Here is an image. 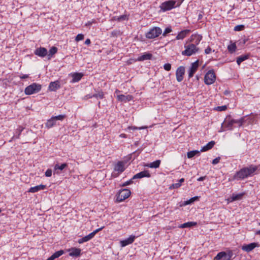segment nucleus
I'll return each mask as SVG.
<instances>
[{
	"label": "nucleus",
	"mask_w": 260,
	"mask_h": 260,
	"mask_svg": "<svg viewBox=\"0 0 260 260\" xmlns=\"http://www.w3.org/2000/svg\"><path fill=\"white\" fill-rule=\"evenodd\" d=\"M260 173V164L258 165H250L241 169L233 176V179L237 180H242L251 177Z\"/></svg>",
	"instance_id": "nucleus-1"
},
{
	"label": "nucleus",
	"mask_w": 260,
	"mask_h": 260,
	"mask_svg": "<svg viewBox=\"0 0 260 260\" xmlns=\"http://www.w3.org/2000/svg\"><path fill=\"white\" fill-rule=\"evenodd\" d=\"M183 1V0H168L162 3L159 8L161 11L165 12L180 7Z\"/></svg>",
	"instance_id": "nucleus-2"
},
{
	"label": "nucleus",
	"mask_w": 260,
	"mask_h": 260,
	"mask_svg": "<svg viewBox=\"0 0 260 260\" xmlns=\"http://www.w3.org/2000/svg\"><path fill=\"white\" fill-rule=\"evenodd\" d=\"M66 117L65 114L59 115L58 116H53L50 119H48L45 123V126L48 128H50L54 126L59 125L58 121H63Z\"/></svg>",
	"instance_id": "nucleus-3"
},
{
	"label": "nucleus",
	"mask_w": 260,
	"mask_h": 260,
	"mask_svg": "<svg viewBox=\"0 0 260 260\" xmlns=\"http://www.w3.org/2000/svg\"><path fill=\"white\" fill-rule=\"evenodd\" d=\"M41 88V85L34 83L27 86L24 90V92L26 95H31L39 92Z\"/></svg>",
	"instance_id": "nucleus-4"
},
{
	"label": "nucleus",
	"mask_w": 260,
	"mask_h": 260,
	"mask_svg": "<svg viewBox=\"0 0 260 260\" xmlns=\"http://www.w3.org/2000/svg\"><path fill=\"white\" fill-rule=\"evenodd\" d=\"M184 47L185 49L182 52V54L187 56H190L195 54L198 52L199 49L194 44H189L187 45H185Z\"/></svg>",
	"instance_id": "nucleus-5"
},
{
	"label": "nucleus",
	"mask_w": 260,
	"mask_h": 260,
	"mask_svg": "<svg viewBox=\"0 0 260 260\" xmlns=\"http://www.w3.org/2000/svg\"><path fill=\"white\" fill-rule=\"evenodd\" d=\"M233 252L231 250H229L227 251H221L214 257V260H232V257L233 256Z\"/></svg>",
	"instance_id": "nucleus-6"
},
{
	"label": "nucleus",
	"mask_w": 260,
	"mask_h": 260,
	"mask_svg": "<svg viewBox=\"0 0 260 260\" xmlns=\"http://www.w3.org/2000/svg\"><path fill=\"white\" fill-rule=\"evenodd\" d=\"M125 169L124 162L121 161H119L114 166V172L112 173V176L114 178H116L122 173Z\"/></svg>",
	"instance_id": "nucleus-7"
},
{
	"label": "nucleus",
	"mask_w": 260,
	"mask_h": 260,
	"mask_svg": "<svg viewBox=\"0 0 260 260\" xmlns=\"http://www.w3.org/2000/svg\"><path fill=\"white\" fill-rule=\"evenodd\" d=\"M162 33L161 29L159 27H153L146 33L145 36L148 39H154Z\"/></svg>",
	"instance_id": "nucleus-8"
},
{
	"label": "nucleus",
	"mask_w": 260,
	"mask_h": 260,
	"mask_svg": "<svg viewBox=\"0 0 260 260\" xmlns=\"http://www.w3.org/2000/svg\"><path fill=\"white\" fill-rule=\"evenodd\" d=\"M131 194V191L128 189H122L119 191L117 194L116 201L121 202L127 199Z\"/></svg>",
	"instance_id": "nucleus-9"
},
{
	"label": "nucleus",
	"mask_w": 260,
	"mask_h": 260,
	"mask_svg": "<svg viewBox=\"0 0 260 260\" xmlns=\"http://www.w3.org/2000/svg\"><path fill=\"white\" fill-rule=\"evenodd\" d=\"M216 80V76L213 70H209L205 75L204 82L207 85L213 84Z\"/></svg>",
	"instance_id": "nucleus-10"
},
{
	"label": "nucleus",
	"mask_w": 260,
	"mask_h": 260,
	"mask_svg": "<svg viewBox=\"0 0 260 260\" xmlns=\"http://www.w3.org/2000/svg\"><path fill=\"white\" fill-rule=\"evenodd\" d=\"M68 167V165L67 163L59 164L57 162L54 166L53 174L59 175L63 172L64 169H67Z\"/></svg>",
	"instance_id": "nucleus-11"
},
{
	"label": "nucleus",
	"mask_w": 260,
	"mask_h": 260,
	"mask_svg": "<svg viewBox=\"0 0 260 260\" xmlns=\"http://www.w3.org/2000/svg\"><path fill=\"white\" fill-rule=\"evenodd\" d=\"M103 228H104V226L99 228V229L94 230V231H93L92 233H90L88 235H87L81 239H79L78 241V243L82 244L84 242L89 241L90 240H91L94 237V236L95 235V234L96 233H98L99 232L101 231Z\"/></svg>",
	"instance_id": "nucleus-12"
},
{
	"label": "nucleus",
	"mask_w": 260,
	"mask_h": 260,
	"mask_svg": "<svg viewBox=\"0 0 260 260\" xmlns=\"http://www.w3.org/2000/svg\"><path fill=\"white\" fill-rule=\"evenodd\" d=\"M234 123H233V120L230 116L227 117L224 121L222 123L221 130L222 131H225L227 130H232L233 129V126Z\"/></svg>",
	"instance_id": "nucleus-13"
},
{
	"label": "nucleus",
	"mask_w": 260,
	"mask_h": 260,
	"mask_svg": "<svg viewBox=\"0 0 260 260\" xmlns=\"http://www.w3.org/2000/svg\"><path fill=\"white\" fill-rule=\"evenodd\" d=\"M185 74V68L183 66L179 67L176 71V80L180 82L183 79V75Z\"/></svg>",
	"instance_id": "nucleus-14"
},
{
	"label": "nucleus",
	"mask_w": 260,
	"mask_h": 260,
	"mask_svg": "<svg viewBox=\"0 0 260 260\" xmlns=\"http://www.w3.org/2000/svg\"><path fill=\"white\" fill-rule=\"evenodd\" d=\"M199 60H197L196 61L191 63V66L188 71L189 78L192 77L196 72L197 71L199 66Z\"/></svg>",
	"instance_id": "nucleus-15"
},
{
	"label": "nucleus",
	"mask_w": 260,
	"mask_h": 260,
	"mask_svg": "<svg viewBox=\"0 0 260 260\" xmlns=\"http://www.w3.org/2000/svg\"><path fill=\"white\" fill-rule=\"evenodd\" d=\"M258 246V244L257 243L253 242L248 244H244L243 246H242L241 249L244 251L249 252L254 249L255 247Z\"/></svg>",
	"instance_id": "nucleus-16"
},
{
	"label": "nucleus",
	"mask_w": 260,
	"mask_h": 260,
	"mask_svg": "<svg viewBox=\"0 0 260 260\" xmlns=\"http://www.w3.org/2000/svg\"><path fill=\"white\" fill-rule=\"evenodd\" d=\"M34 53L35 55L40 57L43 58L47 56V50L44 47H40L36 48L34 51Z\"/></svg>",
	"instance_id": "nucleus-17"
},
{
	"label": "nucleus",
	"mask_w": 260,
	"mask_h": 260,
	"mask_svg": "<svg viewBox=\"0 0 260 260\" xmlns=\"http://www.w3.org/2000/svg\"><path fill=\"white\" fill-rule=\"evenodd\" d=\"M136 236L134 235L130 236L128 238L120 241V246L122 247H125L128 245H129L134 242Z\"/></svg>",
	"instance_id": "nucleus-18"
},
{
	"label": "nucleus",
	"mask_w": 260,
	"mask_h": 260,
	"mask_svg": "<svg viewBox=\"0 0 260 260\" xmlns=\"http://www.w3.org/2000/svg\"><path fill=\"white\" fill-rule=\"evenodd\" d=\"M151 177V175L149 172L147 170H144L143 171H141L136 175H135L133 177V179L135 180L136 179H140L143 177H148L149 178Z\"/></svg>",
	"instance_id": "nucleus-19"
},
{
	"label": "nucleus",
	"mask_w": 260,
	"mask_h": 260,
	"mask_svg": "<svg viewBox=\"0 0 260 260\" xmlns=\"http://www.w3.org/2000/svg\"><path fill=\"white\" fill-rule=\"evenodd\" d=\"M60 88V82L56 80L54 82H51L48 86V90L51 91H55Z\"/></svg>",
	"instance_id": "nucleus-20"
},
{
	"label": "nucleus",
	"mask_w": 260,
	"mask_h": 260,
	"mask_svg": "<svg viewBox=\"0 0 260 260\" xmlns=\"http://www.w3.org/2000/svg\"><path fill=\"white\" fill-rule=\"evenodd\" d=\"M67 251H70L69 255L71 256L78 257L81 255V250L80 248L72 247L68 249Z\"/></svg>",
	"instance_id": "nucleus-21"
},
{
	"label": "nucleus",
	"mask_w": 260,
	"mask_h": 260,
	"mask_svg": "<svg viewBox=\"0 0 260 260\" xmlns=\"http://www.w3.org/2000/svg\"><path fill=\"white\" fill-rule=\"evenodd\" d=\"M117 99L119 101L126 103L132 100L133 97L132 95L129 94L126 95L124 94H119L117 95Z\"/></svg>",
	"instance_id": "nucleus-22"
},
{
	"label": "nucleus",
	"mask_w": 260,
	"mask_h": 260,
	"mask_svg": "<svg viewBox=\"0 0 260 260\" xmlns=\"http://www.w3.org/2000/svg\"><path fill=\"white\" fill-rule=\"evenodd\" d=\"M83 76V74L82 73H74L72 74V77L73 78L71 82L75 83L79 82L82 77Z\"/></svg>",
	"instance_id": "nucleus-23"
},
{
	"label": "nucleus",
	"mask_w": 260,
	"mask_h": 260,
	"mask_svg": "<svg viewBox=\"0 0 260 260\" xmlns=\"http://www.w3.org/2000/svg\"><path fill=\"white\" fill-rule=\"evenodd\" d=\"M46 186L45 185L41 184L37 185L34 187H31L29 189L28 192L35 193L41 190H44L46 188Z\"/></svg>",
	"instance_id": "nucleus-24"
},
{
	"label": "nucleus",
	"mask_w": 260,
	"mask_h": 260,
	"mask_svg": "<svg viewBox=\"0 0 260 260\" xmlns=\"http://www.w3.org/2000/svg\"><path fill=\"white\" fill-rule=\"evenodd\" d=\"M24 129V127H23V126L20 125L16 129L15 135L11 138V140H10V142H12L13 140L15 138L19 139L20 136Z\"/></svg>",
	"instance_id": "nucleus-25"
},
{
	"label": "nucleus",
	"mask_w": 260,
	"mask_h": 260,
	"mask_svg": "<svg viewBox=\"0 0 260 260\" xmlns=\"http://www.w3.org/2000/svg\"><path fill=\"white\" fill-rule=\"evenodd\" d=\"M152 57V54L150 53H145L142 55L139 56L137 60L139 61H144L145 60H150L151 59Z\"/></svg>",
	"instance_id": "nucleus-26"
},
{
	"label": "nucleus",
	"mask_w": 260,
	"mask_h": 260,
	"mask_svg": "<svg viewBox=\"0 0 260 260\" xmlns=\"http://www.w3.org/2000/svg\"><path fill=\"white\" fill-rule=\"evenodd\" d=\"M202 39V36L200 35H192L191 37V41L193 42L196 45L199 44Z\"/></svg>",
	"instance_id": "nucleus-27"
},
{
	"label": "nucleus",
	"mask_w": 260,
	"mask_h": 260,
	"mask_svg": "<svg viewBox=\"0 0 260 260\" xmlns=\"http://www.w3.org/2000/svg\"><path fill=\"white\" fill-rule=\"evenodd\" d=\"M215 145V142L213 141H211L208 143H207L205 146L202 147L200 151L201 152H205L207 151L211 148H212Z\"/></svg>",
	"instance_id": "nucleus-28"
},
{
	"label": "nucleus",
	"mask_w": 260,
	"mask_h": 260,
	"mask_svg": "<svg viewBox=\"0 0 260 260\" xmlns=\"http://www.w3.org/2000/svg\"><path fill=\"white\" fill-rule=\"evenodd\" d=\"M190 30L188 29H185L181 31L178 33L177 35L176 39V40H182L183 39L186 35L189 32Z\"/></svg>",
	"instance_id": "nucleus-29"
},
{
	"label": "nucleus",
	"mask_w": 260,
	"mask_h": 260,
	"mask_svg": "<svg viewBox=\"0 0 260 260\" xmlns=\"http://www.w3.org/2000/svg\"><path fill=\"white\" fill-rule=\"evenodd\" d=\"M161 161L159 159L156 160L154 161H153L151 163L147 164L145 165L146 167H147L148 168H158L159 167V166L160 165Z\"/></svg>",
	"instance_id": "nucleus-30"
},
{
	"label": "nucleus",
	"mask_w": 260,
	"mask_h": 260,
	"mask_svg": "<svg viewBox=\"0 0 260 260\" xmlns=\"http://www.w3.org/2000/svg\"><path fill=\"white\" fill-rule=\"evenodd\" d=\"M57 52V47L55 46L52 47L49 50V51H47V57L48 59H50L53 55H54L55 53H56Z\"/></svg>",
	"instance_id": "nucleus-31"
},
{
	"label": "nucleus",
	"mask_w": 260,
	"mask_h": 260,
	"mask_svg": "<svg viewBox=\"0 0 260 260\" xmlns=\"http://www.w3.org/2000/svg\"><path fill=\"white\" fill-rule=\"evenodd\" d=\"M197 223L194 221H189L181 224L179 227L181 229L191 228L196 226Z\"/></svg>",
	"instance_id": "nucleus-32"
},
{
	"label": "nucleus",
	"mask_w": 260,
	"mask_h": 260,
	"mask_svg": "<svg viewBox=\"0 0 260 260\" xmlns=\"http://www.w3.org/2000/svg\"><path fill=\"white\" fill-rule=\"evenodd\" d=\"M244 193H240L239 194H232L231 197V201L233 202L235 201L240 200L242 199L243 196H244Z\"/></svg>",
	"instance_id": "nucleus-33"
},
{
	"label": "nucleus",
	"mask_w": 260,
	"mask_h": 260,
	"mask_svg": "<svg viewBox=\"0 0 260 260\" xmlns=\"http://www.w3.org/2000/svg\"><path fill=\"white\" fill-rule=\"evenodd\" d=\"M249 54H243L242 55L238 56L237 58V60H236L237 64L238 65H240L242 62L247 59L249 58Z\"/></svg>",
	"instance_id": "nucleus-34"
},
{
	"label": "nucleus",
	"mask_w": 260,
	"mask_h": 260,
	"mask_svg": "<svg viewBox=\"0 0 260 260\" xmlns=\"http://www.w3.org/2000/svg\"><path fill=\"white\" fill-rule=\"evenodd\" d=\"M113 19L114 20L120 22L124 20H127L128 19V17L127 15H122L118 17L115 16L113 17Z\"/></svg>",
	"instance_id": "nucleus-35"
},
{
	"label": "nucleus",
	"mask_w": 260,
	"mask_h": 260,
	"mask_svg": "<svg viewBox=\"0 0 260 260\" xmlns=\"http://www.w3.org/2000/svg\"><path fill=\"white\" fill-rule=\"evenodd\" d=\"M199 197H198V196H196V197H192V198H190L189 200L184 201L183 205L185 206L187 205L191 204L193 203L194 202L199 200Z\"/></svg>",
	"instance_id": "nucleus-36"
},
{
	"label": "nucleus",
	"mask_w": 260,
	"mask_h": 260,
	"mask_svg": "<svg viewBox=\"0 0 260 260\" xmlns=\"http://www.w3.org/2000/svg\"><path fill=\"white\" fill-rule=\"evenodd\" d=\"M200 151L198 150H192L187 152V156L188 158H191L197 154H199Z\"/></svg>",
	"instance_id": "nucleus-37"
},
{
	"label": "nucleus",
	"mask_w": 260,
	"mask_h": 260,
	"mask_svg": "<svg viewBox=\"0 0 260 260\" xmlns=\"http://www.w3.org/2000/svg\"><path fill=\"white\" fill-rule=\"evenodd\" d=\"M232 120H233V123L234 124H235V123L238 124L239 126H241L245 121L244 117H242V118H240L239 119H232Z\"/></svg>",
	"instance_id": "nucleus-38"
},
{
	"label": "nucleus",
	"mask_w": 260,
	"mask_h": 260,
	"mask_svg": "<svg viewBox=\"0 0 260 260\" xmlns=\"http://www.w3.org/2000/svg\"><path fill=\"white\" fill-rule=\"evenodd\" d=\"M92 96L97 99H103L104 98V94L102 90H100L98 93L93 94Z\"/></svg>",
	"instance_id": "nucleus-39"
},
{
	"label": "nucleus",
	"mask_w": 260,
	"mask_h": 260,
	"mask_svg": "<svg viewBox=\"0 0 260 260\" xmlns=\"http://www.w3.org/2000/svg\"><path fill=\"white\" fill-rule=\"evenodd\" d=\"M228 49L231 53H233L236 51V46L235 44H232L228 46Z\"/></svg>",
	"instance_id": "nucleus-40"
},
{
	"label": "nucleus",
	"mask_w": 260,
	"mask_h": 260,
	"mask_svg": "<svg viewBox=\"0 0 260 260\" xmlns=\"http://www.w3.org/2000/svg\"><path fill=\"white\" fill-rule=\"evenodd\" d=\"M64 253V252L63 250H60L57 251L55 252V253H54L53 254V255L54 256V257L55 258H56L59 257L61 255H62Z\"/></svg>",
	"instance_id": "nucleus-41"
},
{
	"label": "nucleus",
	"mask_w": 260,
	"mask_h": 260,
	"mask_svg": "<svg viewBox=\"0 0 260 260\" xmlns=\"http://www.w3.org/2000/svg\"><path fill=\"white\" fill-rule=\"evenodd\" d=\"M133 180H134V179H133V178H132L130 180L124 182L122 184L120 185V186L122 187H124V186L131 185L132 183H133V182H134Z\"/></svg>",
	"instance_id": "nucleus-42"
},
{
	"label": "nucleus",
	"mask_w": 260,
	"mask_h": 260,
	"mask_svg": "<svg viewBox=\"0 0 260 260\" xmlns=\"http://www.w3.org/2000/svg\"><path fill=\"white\" fill-rule=\"evenodd\" d=\"M245 28V26L244 25H236L235 27H234V30L235 31H241V30H242L244 29Z\"/></svg>",
	"instance_id": "nucleus-43"
},
{
	"label": "nucleus",
	"mask_w": 260,
	"mask_h": 260,
	"mask_svg": "<svg viewBox=\"0 0 260 260\" xmlns=\"http://www.w3.org/2000/svg\"><path fill=\"white\" fill-rule=\"evenodd\" d=\"M172 31V30L171 27V26L168 27L166 28V29H165L163 34H162V36H166L168 34L171 32Z\"/></svg>",
	"instance_id": "nucleus-44"
},
{
	"label": "nucleus",
	"mask_w": 260,
	"mask_h": 260,
	"mask_svg": "<svg viewBox=\"0 0 260 260\" xmlns=\"http://www.w3.org/2000/svg\"><path fill=\"white\" fill-rule=\"evenodd\" d=\"M84 35L82 34H79L78 35H77L76 38H75V40L77 42H78L79 41H81V40H82L84 39Z\"/></svg>",
	"instance_id": "nucleus-45"
},
{
	"label": "nucleus",
	"mask_w": 260,
	"mask_h": 260,
	"mask_svg": "<svg viewBox=\"0 0 260 260\" xmlns=\"http://www.w3.org/2000/svg\"><path fill=\"white\" fill-rule=\"evenodd\" d=\"M181 184L179 182L176 183L172 184V185L170 187V189L172 188H178L181 186Z\"/></svg>",
	"instance_id": "nucleus-46"
},
{
	"label": "nucleus",
	"mask_w": 260,
	"mask_h": 260,
	"mask_svg": "<svg viewBox=\"0 0 260 260\" xmlns=\"http://www.w3.org/2000/svg\"><path fill=\"white\" fill-rule=\"evenodd\" d=\"M164 69L167 71H169L171 69V64L169 63H165L164 65Z\"/></svg>",
	"instance_id": "nucleus-47"
},
{
	"label": "nucleus",
	"mask_w": 260,
	"mask_h": 260,
	"mask_svg": "<svg viewBox=\"0 0 260 260\" xmlns=\"http://www.w3.org/2000/svg\"><path fill=\"white\" fill-rule=\"evenodd\" d=\"M96 21L95 19H92L91 21H88L86 24L85 26L87 27L90 26L93 23H96Z\"/></svg>",
	"instance_id": "nucleus-48"
},
{
	"label": "nucleus",
	"mask_w": 260,
	"mask_h": 260,
	"mask_svg": "<svg viewBox=\"0 0 260 260\" xmlns=\"http://www.w3.org/2000/svg\"><path fill=\"white\" fill-rule=\"evenodd\" d=\"M53 171L51 169H47L45 172V176L46 177H51Z\"/></svg>",
	"instance_id": "nucleus-49"
},
{
	"label": "nucleus",
	"mask_w": 260,
	"mask_h": 260,
	"mask_svg": "<svg viewBox=\"0 0 260 260\" xmlns=\"http://www.w3.org/2000/svg\"><path fill=\"white\" fill-rule=\"evenodd\" d=\"M227 109V107L226 106H218L217 107V110L219 111H223Z\"/></svg>",
	"instance_id": "nucleus-50"
},
{
	"label": "nucleus",
	"mask_w": 260,
	"mask_h": 260,
	"mask_svg": "<svg viewBox=\"0 0 260 260\" xmlns=\"http://www.w3.org/2000/svg\"><path fill=\"white\" fill-rule=\"evenodd\" d=\"M220 157H217L216 158H215V159H214L213 160H212V164L213 165H216L217 164L219 161H220Z\"/></svg>",
	"instance_id": "nucleus-51"
},
{
	"label": "nucleus",
	"mask_w": 260,
	"mask_h": 260,
	"mask_svg": "<svg viewBox=\"0 0 260 260\" xmlns=\"http://www.w3.org/2000/svg\"><path fill=\"white\" fill-rule=\"evenodd\" d=\"M212 51V49L210 46H208L207 48L205 50V53L206 54H209Z\"/></svg>",
	"instance_id": "nucleus-52"
},
{
	"label": "nucleus",
	"mask_w": 260,
	"mask_h": 260,
	"mask_svg": "<svg viewBox=\"0 0 260 260\" xmlns=\"http://www.w3.org/2000/svg\"><path fill=\"white\" fill-rule=\"evenodd\" d=\"M29 77V75L27 74H21L19 75V78L21 79H25Z\"/></svg>",
	"instance_id": "nucleus-53"
},
{
	"label": "nucleus",
	"mask_w": 260,
	"mask_h": 260,
	"mask_svg": "<svg viewBox=\"0 0 260 260\" xmlns=\"http://www.w3.org/2000/svg\"><path fill=\"white\" fill-rule=\"evenodd\" d=\"M206 178V176H202V177H199V178L197 179V180L198 181H203L205 179V178Z\"/></svg>",
	"instance_id": "nucleus-54"
},
{
	"label": "nucleus",
	"mask_w": 260,
	"mask_h": 260,
	"mask_svg": "<svg viewBox=\"0 0 260 260\" xmlns=\"http://www.w3.org/2000/svg\"><path fill=\"white\" fill-rule=\"evenodd\" d=\"M85 44L89 45L91 43L90 40L89 39H87L85 41Z\"/></svg>",
	"instance_id": "nucleus-55"
},
{
	"label": "nucleus",
	"mask_w": 260,
	"mask_h": 260,
	"mask_svg": "<svg viewBox=\"0 0 260 260\" xmlns=\"http://www.w3.org/2000/svg\"><path fill=\"white\" fill-rule=\"evenodd\" d=\"M93 95V94H87L86 96H85V98L86 99H90V98H93V96H92V95Z\"/></svg>",
	"instance_id": "nucleus-56"
},
{
	"label": "nucleus",
	"mask_w": 260,
	"mask_h": 260,
	"mask_svg": "<svg viewBox=\"0 0 260 260\" xmlns=\"http://www.w3.org/2000/svg\"><path fill=\"white\" fill-rule=\"evenodd\" d=\"M178 182L181 185V183L184 182V178H181V179H180V180H178Z\"/></svg>",
	"instance_id": "nucleus-57"
},
{
	"label": "nucleus",
	"mask_w": 260,
	"mask_h": 260,
	"mask_svg": "<svg viewBox=\"0 0 260 260\" xmlns=\"http://www.w3.org/2000/svg\"><path fill=\"white\" fill-rule=\"evenodd\" d=\"M203 15L201 13H200L198 15V20H200L202 18Z\"/></svg>",
	"instance_id": "nucleus-58"
},
{
	"label": "nucleus",
	"mask_w": 260,
	"mask_h": 260,
	"mask_svg": "<svg viewBox=\"0 0 260 260\" xmlns=\"http://www.w3.org/2000/svg\"><path fill=\"white\" fill-rule=\"evenodd\" d=\"M120 137H122V138H126V135L124 134H121L120 135Z\"/></svg>",
	"instance_id": "nucleus-59"
},
{
	"label": "nucleus",
	"mask_w": 260,
	"mask_h": 260,
	"mask_svg": "<svg viewBox=\"0 0 260 260\" xmlns=\"http://www.w3.org/2000/svg\"><path fill=\"white\" fill-rule=\"evenodd\" d=\"M50 257L51 258V260H54L55 259L53 254L51 256H50Z\"/></svg>",
	"instance_id": "nucleus-60"
},
{
	"label": "nucleus",
	"mask_w": 260,
	"mask_h": 260,
	"mask_svg": "<svg viewBox=\"0 0 260 260\" xmlns=\"http://www.w3.org/2000/svg\"><path fill=\"white\" fill-rule=\"evenodd\" d=\"M256 235H260V230H259V231H257V232H256Z\"/></svg>",
	"instance_id": "nucleus-61"
},
{
	"label": "nucleus",
	"mask_w": 260,
	"mask_h": 260,
	"mask_svg": "<svg viewBox=\"0 0 260 260\" xmlns=\"http://www.w3.org/2000/svg\"><path fill=\"white\" fill-rule=\"evenodd\" d=\"M228 91L227 90H226V91H224V94H228Z\"/></svg>",
	"instance_id": "nucleus-62"
},
{
	"label": "nucleus",
	"mask_w": 260,
	"mask_h": 260,
	"mask_svg": "<svg viewBox=\"0 0 260 260\" xmlns=\"http://www.w3.org/2000/svg\"><path fill=\"white\" fill-rule=\"evenodd\" d=\"M46 260H51V258L49 257Z\"/></svg>",
	"instance_id": "nucleus-63"
},
{
	"label": "nucleus",
	"mask_w": 260,
	"mask_h": 260,
	"mask_svg": "<svg viewBox=\"0 0 260 260\" xmlns=\"http://www.w3.org/2000/svg\"><path fill=\"white\" fill-rule=\"evenodd\" d=\"M100 103H100V102H99V104H99V106H100Z\"/></svg>",
	"instance_id": "nucleus-64"
}]
</instances>
